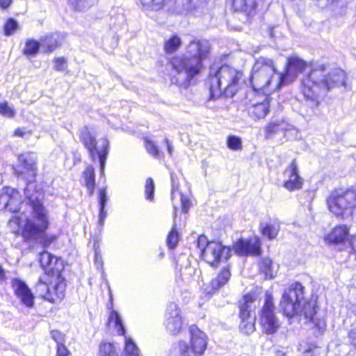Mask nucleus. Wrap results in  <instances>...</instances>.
Here are the masks:
<instances>
[{
  "label": "nucleus",
  "mask_w": 356,
  "mask_h": 356,
  "mask_svg": "<svg viewBox=\"0 0 356 356\" xmlns=\"http://www.w3.org/2000/svg\"><path fill=\"white\" fill-rule=\"evenodd\" d=\"M180 196L182 211L186 213L191 207V201L187 197L184 196L183 194H181Z\"/></svg>",
  "instance_id": "48"
},
{
  "label": "nucleus",
  "mask_w": 356,
  "mask_h": 356,
  "mask_svg": "<svg viewBox=\"0 0 356 356\" xmlns=\"http://www.w3.org/2000/svg\"><path fill=\"white\" fill-rule=\"evenodd\" d=\"M80 138L87 149L90 158L93 161H99L101 173L103 175L108 154L109 142L108 139L106 138H101L97 142L88 127H83L81 130Z\"/></svg>",
  "instance_id": "9"
},
{
  "label": "nucleus",
  "mask_w": 356,
  "mask_h": 356,
  "mask_svg": "<svg viewBox=\"0 0 356 356\" xmlns=\"http://www.w3.org/2000/svg\"><path fill=\"white\" fill-rule=\"evenodd\" d=\"M260 229L264 236L268 237L269 239H274L277 237L280 231V226L277 223H261L260 225Z\"/></svg>",
  "instance_id": "34"
},
{
  "label": "nucleus",
  "mask_w": 356,
  "mask_h": 356,
  "mask_svg": "<svg viewBox=\"0 0 356 356\" xmlns=\"http://www.w3.org/2000/svg\"><path fill=\"white\" fill-rule=\"evenodd\" d=\"M177 214V208L175 207L174 209V216H175Z\"/></svg>",
  "instance_id": "62"
},
{
  "label": "nucleus",
  "mask_w": 356,
  "mask_h": 356,
  "mask_svg": "<svg viewBox=\"0 0 356 356\" xmlns=\"http://www.w3.org/2000/svg\"><path fill=\"white\" fill-rule=\"evenodd\" d=\"M154 193V184L152 178H148L146 180L145 184V195L146 199L148 200H152Z\"/></svg>",
  "instance_id": "41"
},
{
  "label": "nucleus",
  "mask_w": 356,
  "mask_h": 356,
  "mask_svg": "<svg viewBox=\"0 0 356 356\" xmlns=\"http://www.w3.org/2000/svg\"><path fill=\"white\" fill-rule=\"evenodd\" d=\"M269 110V97L266 93L264 95H257L253 100L252 105L248 108V113L251 118L254 119L264 118L268 113Z\"/></svg>",
  "instance_id": "19"
},
{
  "label": "nucleus",
  "mask_w": 356,
  "mask_h": 356,
  "mask_svg": "<svg viewBox=\"0 0 356 356\" xmlns=\"http://www.w3.org/2000/svg\"><path fill=\"white\" fill-rule=\"evenodd\" d=\"M346 77L341 69L330 72L327 64L320 62L312 64L310 72L302 80L301 90L307 105L316 107L321 95L333 87L345 85Z\"/></svg>",
  "instance_id": "2"
},
{
  "label": "nucleus",
  "mask_w": 356,
  "mask_h": 356,
  "mask_svg": "<svg viewBox=\"0 0 356 356\" xmlns=\"http://www.w3.org/2000/svg\"><path fill=\"white\" fill-rule=\"evenodd\" d=\"M40 262L41 266L46 271V275L56 276L58 273L60 274L59 260L48 252H43L40 254Z\"/></svg>",
  "instance_id": "22"
},
{
  "label": "nucleus",
  "mask_w": 356,
  "mask_h": 356,
  "mask_svg": "<svg viewBox=\"0 0 356 356\" xmlns=\"http://www.w3.org/2000/svg\"><path fill=\"white\" fill-rule=\"evenodd\" d=\"M19 164L15 168V172L19 176L26 179H31L36 175V156L31 153H26L19 155L18 158Z\"/></svg>",
  "instance_id": "17"
},
{
  "label": "nucleus",
  "mask_w": 356,
  "mask_h": 356,
  "mask_svg": "<svg viewBox=\"0 0 356 356\" xmlns=\"http://www.w3.org/2000/svg\"><path fill=\"white\" fill-rule=\"evenodd\" d=\"M0 115L7 118H13L16 111L15 108L9 105L6 101H0Z\"/></svg>",
  "instance_id": "39"
},
{
  "label": "nucleus",
  "mask_w": 356,
  "mask_h": 356,
  "mask_svg": "<svg viewBox=\"0 0 356 356\" xmlns=\"http://www.w3.org/2000/svg\"><path fill=\"white\" fill-rule=\"evenodd\" d=\"M281 73H277L274 61L267 57L261 56L256 59L252 67L250 82L252 88L255 91L275 90L284 83H280L277 81V76Z\"/></svg>",
  "instance_id": "6"
},
{
  "label": "nucleus",
  "mask_w": 356,
  "mask_h": 356,
  "mask_svg": "<svg viewBox=\"0 0 356 356\" xmlns=\"http://www.w3.org/2000/svg\"><path fill=\"white\" fill-rule=\"evenodd\" d=\"M65 282L61 275L56 276L45 275L40 278L35 285V291L44 300L56 303L60 302L65 297Z\"/></svg>",
  "instance_id": "7"
},
{
  "label": "nucleus",
  "mask_w": 356,
  "mask_h": 356,
  "mask_svg": "<svg viewBox=\"0 0 356 356\" xmlns=\"http://www.w3.org/2000/svg\"><path fill=\"white\" fill-rule=\"evenodd\" d=\"M316 1H318L317 0H316Z\"/></svg>",
  "instance_id": "63"
},
{
  "label": "nucleus",
  "mask_w": 356,
  "mask_h": 356,
  "mask_svg": "<svg viewBox=\"0 0 356 356\" xmlns=\"http://www.w3.org/2000/svg\"><path fill=\"white\" fill-rule=\"evenodd\" d=\"M41 46V42H38L33 39H29L25 42L23 53L26 56H35Z\"/></svg>",
  "instance_id": "36"
},
{
  "label": "nucleus",
  "mask_w": 356,
  "mask_h": 356,
  "mask_svg": "<svg viewBox=\"0 0 356 356\" xmlns=\"http://www.w3.org/2000/svg\"><path fill=\"white\" fill-rule=\"evenodd\" d=\"M145 144L147 151L150 154H152L154 157L159 156V151L158 149V147L154 145V143L152 141L146 139Z\"/></svg>",
  "instance_id": "44"
},
{
  "label": "nucleus",
  "mask_w": 356,
  "mask_h": 356,
  "mask_svg": "<svg viewBox=\"0 0 356 356\" xmlns=\"http://www.w3.org/2000/svg\"><path fill=\"white\" fill-rule=\"evenodd\" d=\"M353 311L356 315V304L353 306Z\"/></svg>",
  "instance_id": "61"
},
{
  "label": "nucleus",
  "mask_w": 356,
  "mask_h": 356,
  "mask_svg": "<svg viewBox=\"0 0 356 356\" xmlns=\"http://www.w3.org/2000/svg\"><path fill=\"white\" fill-rule=\"evenodd\" d=\"M230 276L229 268L228 267L224 268L217 277L211 281L209 285L206 287L205 291L208 294L214 293L228 282Z\"/></svg>",
  "instance_id": "24"
},
{
  "label": "nucleus",
  "mask_w": 356,
  "mask_h": 356,
  "mask_svg": "<svg viewBox=\"0 0 356 356\" xmlns=\"http://www.w3.org/2000/svg\"><path fill=\"white\" fill-rule=\"evenodd\" d=\"M275 305L273 303V296L270 293H266L264 305L259 315V322L263 331L267 334H273L275 333L280 323L278 318L275 314Z\"/></svg>",
  "instance_id": "12"
},
{
  "label": "nucleus",
  "mask_w": 356,
  "mask_h": 356,
  "mask_svg": "<svg viewBox=\"0 0 356 356\" xmlns=\"http://www.w3.org/2000/svg\"><path fill=\"white\" fill-rule=\"evenodd\" d=\"M243 73L229 65H213L210 67L207 84L209 89V99L215 100L225 95L234 96L238 90Z\"/></svg>",
  "instance_id": "5"
},
{
  "label": "nucleus",
  "mask_w": 356,
  "mask_h": 356,
  "mask_svg": "<svg viewBox=\"0 0 356 356\" xmlns=\"http://www.w3.org/2000/svg\"><path fill=\"white\" fill-rule=\"evenodd\" d=\"M95 264L97 266V268H102V266H103L102 259V257L97 252V250L95 251Z\"/></svg>",
  "instance_id": "54"
},
{
  "label": "nucleus",
  "mask_w": 356,
  "mask_h": 356,
  "mask_svg": "<svg viewBox=\"0 0 356 356\" xmlns=\"http://www.w3.org/2000/svg\"><path fill=\"white\" fill-rule=\"evenodd\" d=\"M108 325L111 327H114L116 330L118 334L124 335L125 330L122 324V321L119 314L113 310L108 317Z\"/></svg>",
  "instance_id": "30"
},
{
  "label": "nucleus",
  "mask_w": 356,
  "mask_h": 356,
  "mask_svg": "<svg viewBox=\"0 0 356 356\" xmlns=\"http://www.w3.org/2000/svg\"><path fill=\"white\" fill-rule=\"evenodd\" d=\"M143 6H152L154 0H140Z\"/></svg>",
  "instance_id": "58"
},
{
  "label": "nucleus",
  "mask_w": 356,
  "mask_h": 356,
  "mask_svg": "<svg viewBox=\"0 0 356 356\" xmlns=\"http://www.w3.org/2000/svg\"><path fill=\"white\" fill-rule=\"evenodd\" d=\"M181 40L177 35H172L164 42V51L166 54H172L177 51L181 44Z\"/></svg>",
  "instance_id": "32"
},
{
  "label": "nucleus",
  "mask_w": 356,
  "mask_h": 356,
  "mask_svg": "<svg viewBox=\"0 0 356 356\" xmlns=\"http://www.w3.org/2000/svg\"><path fill=\"white\" fill-rule=\"evenodd\" d=\"M175 192H176V190L175 188V186H172V198L173 199L174 197H175Z\"/></svg>",
  "instance_id": "60"
},
{
  "label": "nucleus",
  "mask_w": 356,
  "mask_h": 356,
  "mask_svg": "<svg viewBox=\"0 0 356 356\" xmlns=\"http://www.w3.org/2000/svg\"><path fill=\"white\" fill-rule=\"evenodd\" d=\"M189 4L188 8H194L196 9L200 6H202L204 5L207 0H186Z\"/></svg>",
  "instance_id": "50"
},
{
  "label": "nucleus",
  "mask_w": 356,
  "mask_h": 356,
  "mask_svg": "<svg viewBox=\"0 0 356 356\" xmlns=\"http://www.w3.org/2000/svg\"><path fill=\"white\" fill-rule=\"evenodd\" d=\"M349 341L351 345L356 349V329L349 332Z\"/></svg>",
  "instance_id": "53"
},
{
  "label": "nucleus",
  "mask_w": 356,
  "mask_h": 356,
  "mask_svg": "<svg viewBox=\"0 0 356 356\" xmlns=\"http://www.w3.org/2000/svg\"><path fill=\"white\" fill-rule=\"evenodd\" d=\"M227 145L232 150L238 151L242 149L241 139L236 136H229L227 138Z\"/></svg>",
  "instance_id": "40"
},
{
  "label": "nucleus",
  "mask_w": 356,
  "mask_h": 356,
  "mask_svg": "<svg viewBox=\"0 0 356 356\" xmlns=\"http://www.w3.org/2000/svg\"><path fill=\"white\" fill-rule=\"evenodd\" d=\"M306 67L307 63L299 57L293 56L288 58L286 71L277 76V81L284 84L292 82Z\"/></svg>",
  "instance_id": "15"
},
{
  "label": "nucleus",
  "mask_w": 356,
  "mask_h": 356,
  "mask_svg": "<svg viewBox=\"0 0 356 356\" xmlns=\"http://www.w3.org/2000/svg\"><path fill=\"white\" fill-rule=\"evenodd\" d=\"M284 175L286 180L284 182L283 186L288 191H293L299 190L302 188L303 184V179L298 174V165L295 161L285 170Z\"/></svg>",
  "instance_id": "18"
},
{
  "label": "nucleus",
  "mask_w": 356,
  "mask_h": 356,
  "mask_svg": "<svg viewBox=\"0 0 356 356\" xmlns=\"http://www.w3.org/2000/svg\"><path fill=\"white\" fill-rule=\"evenodd\" d=\"M25 204L28 206L29 210L24 211L19 216H13L8 225L13 232L22 230L26 239H36L49 227L48 211L39 199V195H32L29 197V202Z\"/></svg>",
  "instance_id": "3"
},
{
  "label": "nucleus",
  "mask_w": 356,
  "mask_h": 356,
  "mask_svg": "<svg viewBox=\"0 0 356 356\" xmlns=\"http://www.w3.org/2000/svg\"><path fill=\"white\" fill-rule=\"evenodd\" d=\"M211 45L207 40H194L186 48L185 54L172 60L170 80L181 88H187L204 70L203 62L210 55Z\"/></svg>",
  "instance_id": "1"
},
{
  "label": "nucleus",
  "mask_w": 356,
  "mask_h": 356,
  "mask_svg": "<svg viewBox=\"0 0 356 356\" xmlns=\"http://www.w3.org/2000/svg\"><path fill=\"white\" fill-rule=\"evenodd\" d=\"M232 6L236 11L245 13L250 15L256 6L255 0H232Z\"/></svg>",
  "instance_id": "29"
},
{
  "label": "nucleus",
  "mask_w": 356,
  "mask_h": 356,
  "mask_svg": "<svg viewBox=\"0 0 356 356\" xmlns=\"http://www.w3.org/2000/svg\"><path fill=\"white\" fill-rule=\"evenodd\" d=\"M83 178L86 187L90 195L93 194L95 186V169L92 165H88L83 172Z\"/></svg>",
  "instance_id": "28"
},
{
  "label": "nucleus",
  "mask_w": 356,
  "mask_h": 356,
  "mask_svg": "<svg viewBox=\"0 0 356 356\" xmlns=\"http://www.w3.org/2000/svg\"><path fill=\"white\" fill-rule=\"evenodd\" d=\"M54 69L57 71H63L66 68V60L64 58H56L54 60Z\"/></svg>",
  "instance_id": "46"
},
{
  "label": "nucleus",
  "mask_w": 356,
  "mask_h": 356,
  "mask_svg": "<svg viewBox=\"0 0 356 356\" xmlns=\"http://www.w3.org/2000/svg\"><path fill=\"white\" fill-rule=\"evenodd\" d=\"M124 356H141L140 350L131 338L124 337Z\"/></svg>",
  "instance_id": "35"
},
{
  "label": "nucleus",
  "mask_w": 356,
  "mask_h": 356,
  "mask_svg": "<svg viewBox=\"0 0 356 356\" xmlns=\"http://www.w3.org/2000/svg\"><path fill=\"white\" fill-rule=\"evenodd\" d=\"M280 131H291L295 134H297L298 133L297 129H295L292 125L283 120H281L271 122L266 127V137L269 138L273 134H277Z\"/></svg>",
  "instance_id": "25"
},
{
  "label": "nucleus",
  "mask_w": 356,
  "mask_h": 356,
  "mask_svg": "<svg viewBox=\"0 0 356 356\" xmlns=\"http://www.w3.org/2000/svg\"><path fill=\"white\" fill-rule=\"evenodd\" d=\"M17 27V23L14 19H9L4 26V33L6 35H12Z\"/></svg>",
  "instance_id": "43"
},
{
  "label": "nucleus",
  "mask_w": 356,
  "mask_h": 356,
  "mask_svg": "<svg viewBox=\"0 0 356 356\" xmlns=\"http://www.w3.org/2000/svg\"><path fill=\"white\" fill-rule=\"evenodd\" d=\"M349 229L346 225H340L335 227L329 234H327L324 239L329 243H343L345 240L350 238L348 237Z\"/></svg>",
  "instance_id": "23"
},
{
  "label": "nucleus",
  "mask_w": 356,
  "mask_h": 356,
  "mask_svg": "<svg viewBox=\"0 0 356 356\" xmlns=\"http://www.w3.org/2000/svg\"><path fill=\"white\" fill-rule=\"evenodd\" d=\"M165 144H166V146H167V148H168V153L170 154H172V151H173L172 145L170 144V141L168 140V138H165Z\"/></svg>",
  "instance_id": "57"
},
{
  "label": "nucleus",
  "mask_w": 356,
  "mask_h": 356,
  "mask_svg": "<svg viewBox=\"0 0 356 356\" xmlns=\"http://www.w3.org/2000/svg\"><path fill=\"white\" fill-rule=\"evenodd\" d=\"M259 270L266 279H273L278 271V264L274 263L270 258L266 257L261 260L259 264Z\"/></svg>",
  "instance_id": "26"
},
{
  "label": "nucleus",
  "mask_w": 356,
  "mask_h": 356,
  "mask_svg": "<svg viewBox=\"0 0 356 356\" xmlns=\"http://www.w3.org/2000/svg\"><path fill=\"white\" fill-rule=\"evenodd\" d=\"M318 6L321 7H325L328 6H333L335 0H317Z\"/></svg>",
  "instance_id": "55"
},
{
  "label": "nucleus",
  "mask_w": 356,
  "mask_h": 356,
  "mask_svg": "<svg viewBox=\"0 0 356 356\" xmlns=\"http://www.w3.org/2000/svg\"><path fill=\"white\" fill-rule=\"evenodd\" d=\"M197 247L201 250L204 259L211 266L217 265L222 259L230 256V249L216 241L209 242L205 236L197 238Z\"/></svg>",
  "instance_id": "11"
},
{
  "label": "nucleus",
  "mask_w": 356,
  "mask_h": 356,
  "mask_svg": "<svg viewBox=\"0 0 356 356\" xmlns=\"http://www.w3.org/2000/svg\"><path fill=\"white\" fill-rule=\"evenodd\" d=\"M99 356H118V355L113 343L102 342L99 347Z\"/></svg>",
  "instance_id": "37"
},
{
  "label": "nucleus",
  "mask_w": 356,
  "mask_h": 356,
  "mask_svg": "<svg viewBox=\"0 0 356 356\" xmlns=\"http://www.w3.org/2000/svg\"><path fill=\"white\" fill-rule=\"evenodd\" d=\"M11 3V0H0V6L2 8H7Z\"/></svg>",
  "instance_id": "56"
},
{
  "label": "nucleus",
  "mask_w": 356,
  "mask_h": 356,
  "mask_svg": "<svg viewBox=\"0 0 356 356\" xmlns=\"http://www.w3.org/2000/svg\"><path fill=\"white\" fill-rule=\"evenodd\" d=\"M256 297L254 295L248 294L243 296L240 305L239 316L241 322L239 325L241 331L245 334H252L254 330V317H251L252 312L256 307Z\"/></svg>",
  "instance_id": "13"
},
{
  "label": "nucleus",
  "mask_w": 356,
  "mask_h": 356,
  "mask_svg": "<svg viewBox=\"0 0 356 356\" xmlns=\"http://www.w3.org/2000/svg\"><path fill=\"white\" fill-rule=\"evenodd\" d=\"M69 5L75 11L84 12L89 10L95 3V0H67Z\"/></svg>",
  "instance_id": "33"
},
{
  "label": "nucleus",
  "mask_w": 356,
  "mask_h": 356,
  "mask_svg": "<svg viewBox=\"0 0 356 356\" xmlns=\"http://www.w3.org/2000/svg\"><path fill=\"white\" fill-rule=\"evenodd\" d=\"M348 247L350 248V254L354 256L356 259V234L350 236L348 241Z\"/></svg>",
  "instance_id": "47"
},
{
  "label": "nucleus",
  "mask_w": 356,
  "mask_h": 356,
  "mask_svg": "<svg viewBox=\"0 0 356 356\" xmlns=\"http://www.w3.org/2000/svg\"><path fill=\"white\" fill-rule=\"evenodd\" d=\"M299 350L302 351L305 356H314L319 353V348L315 345H309L307 348H305L303 345H300Z\"/></svg>",
  "instance_id": "42"
},
{
  "label": "nucleus",
  "mask_w": 356,
  "mask_h": 356,
  "mask_svg": "<svg viewBox=\"0 0 356 356\" xmlns=\"http://www.w3.org/2000/svg\"><path fill=\"white\" fill-rule=\"evenodd\" d=\"M303 286L298 282L293 283L288 289L284 290L282 295L280 307L283 314L291 317L296 314H304L305 318L312 321L314 326L319 332H323L326 327V323L323 318H314L316 313V307L314 302H304Z\"/></svg>",
  "instance_id": "4"
},
{
  "label": "nucleus",
  "mask_w": 356,
  "mask_h": 356,
  "mask_svg": "<svg viewBox=\"0 0 356 356\" xmlns=\"http://www.w3.org/2000/svg\"><path fill=\"white\" fill-rule=\"evenodd\" d=\"M5 277V272L2 266L0 265V281H2Z\"/></svg>",
  "instance_id": "59"
},
{
  "label": "nucleus",
  "mask_w": 356,
  "mask_h": 356,
  "mask_svg": "<svg viewBox=\"0 0 356 356\" xmlns=\"http://www.w3.org/2000/svg\"><path fill=\"white\" fill-rule=\"evenodd\" d=\"M64 39V35L60 33H52L41 38V47L46 49L47 51H53L58 47Z\"/></svg>",
  "instance_id": "27"
},
{
  "label": "nucleus",
  "mask_w": 356,
  "mask_h": 356,
  "mask_svg": "<svg viewBox=\"0 0 356 356\" xmlns=\"http://www.w3.org/2000/svg\"><path fill=\"white\" fill-rule=\"evenodd\" d=\"M51 336L57 344L61 343L64 341V334L58 330L51 331Z\"/></svg>",
  "instance_id": "49"
},
{
  "label": "nucleus",
  "mask_w": 356,
  "mask_h": 356,
  "mask_svg": "<svg viewBox=\"0 0 356 356\" xmlns=\"http://www.w3.org/2000/svg\"><path fill=\"white\" fill-rule=\"evenodd\" d=\"M13 288L16 296L21 302L27 307H32L34 305V296L29 286L19 280L13 281Z\"/></svg>",
  "instance_id": "21"
},
{
  "label": "nucleus",
  "mask_w": 356,
  "mask_h": 356,
  "mask_svg": "<svg viewBox=\"0 0 356 356\" xmlns=\"http://www.w3.org/2000/svg\"><path fill=\"white\" fill-rule=\"evenodd\" d=\"M164 325L167 331L175 335L180 332L183 327V318L181 310L175 302H170L165 314Z\"/></svg>",
  "instance_id": "14"
},
{
  "label": "nucleus",
  "mask_w": 356,
  "mask_h": 356,
  "mask_svg": "<svg viewBox=\"0 0 356 356\" xmlns=\"http://www.w3.org/2000/svg\"><path fill=\"white\" fill-rule=\"evenodd\" d=\"M170 0H154L152 3V9L159 10L162 8Z\"/></svg>",
  "instance_id": "52"
},
{
  "label": "nucleus",
  "mask_w": 356,
  "mask_h": 356,
  "mask_svg": "<svg viewBox=\"0 0 356 356\" xmlns=\"http://www.w3.org/2000/svg\"><path fill=\"white\" fill-rule=\"evenodd\" d=\"M68 354L69 351L63 343L57 344V356H67Z\"/></svg>",
  "instance_id": "51"
},
{
  "label": "nucleus",
  "mask_w": 356,
  "mask_h": 356,
  "mask_svg": "<svg viewBox=\"0 0 356 356\" xmlns=\"http://www.w3.org/2000/svg\"><path fill=\"white\" fill-rule=\"evenodd\" d=\"M22 204L19 191L11 187H3L0 190V209H8L10 212L19 211Z\"/></svg>",
  "instance_id": "16"
},
{
  "label": "nucleus",
  "mask_w": 356,
  "mask_h": 356,
  "mask_svg": "<svg viewBox=\"0 0 356 356\" xmlns=\"http://www.w3.org/2000/svg\"><path fill=\"white\" fill-rule=\"evenodd\" d=\"M14 135L27 139L31 136L32 131L25 127H19L15 130Z\"/></svg>",
  "instance_id": "45"
},
{
  "label": "nucleus",
  "mask_w": 356,
  "mask_h": 356,
  "mask_svg": "<svg viewBox=\"0 0 356 356\" xmlns=\"http://www.w3.org/2000/svg\"><path fill=\"white\" fill-rule=\"evenodd\" d=\"M176 226L177 224L174 220L172 227L167 238V244L170 249L175 248L179 241V234L177 230Z\"/></svg>",
  "instance_id": "38"
},
{
  "label": "nucleus",
  "mask_w": 356,
  "mask_h": 356,
  "mask_svg": "<svg viewBox=\"0 0 356 356\" xmlns=\"http://www.w3.org/2000/svg\"><path fill=\"white\" fill-rule=\"evenodd\" d=\"M189 341H179L177 343V353L179 356H202L207 348L208 339L204 332L196 325L189 328Z\"/></svg>",
  "instance_id": "10"
},
{
  "label": "nucleus",
  "mask_w": 356,
  "mask_h": 356,
  "mask_svg": "<svg viewBox=\"0 0 356 356\" xmlns=\"http://www.w3.org/2000/svg\"><path fill=\"white\" fill-rule=\"evenodd\" d=\"M261 243L257 237H252L248 240L241 239L238 241L234 246L235 252L240 255L254 254L260 253Z\"/></svg>",
  "instance_id": "20"
},
{
  "label": "nucleus",
  "mask_w": 356,
  "mask_h": 356,
  "mask_svg": "<svg viewBox=\"0 0 356 356\" xmlns=\"http://www.w3.org/2000/svg\"><path fill=\"white\" fill-rule=\"evenodd\" d=\"M106 188L99 190V222L101 225H104V221L106 217V211H105V205L108 200L106 194Z\"/></svg>",
  "instance_id": "31"
},
{
  "label": "nucleus",
  "mask_w": 356,
  "mask_h": 356,
  "mask_svg": "<svg viewBox=\"0 0 356 356\" xmlns=\"http://www.w3.org/2000/svg\"><path fill=\"white\" fill-rule=\"evenodd\" d=\"M327 204L330 212L335 216L348 218L356 207V190L334 192L327 197Z\"/></svg>",
  "instance_id": "8"
}]
</instances>
